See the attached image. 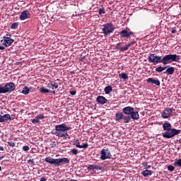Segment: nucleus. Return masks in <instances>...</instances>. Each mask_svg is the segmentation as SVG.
Here are the masks:
<instances>
[{"mask_svg": "<svg viewBox=\"0 0 181 181\" xmlns=\"http://www.w3.org/2000/svg\"><path fill=\"white\" fill-rule=\"evenodd\" d=\"M139 118V113L135 110H133L132 112V115H124L122 112H117L115 114V120L117 121V122H120V121L123 120L124 124H129L131 122L132 119H138Z\"/></svg>", "mask_w": 181, "mask_h": 181, "instance_id": "f257e3e1", "label": "nucleus"}, {"mask_svg": "<svg viewBox=\"0 0 181 181\" xmlns=\"http://www.w3.org/2000/svg\"><path fill=\"white\" fill-rule=\"evenodd\" d=\"M71 127H69L66 125V124H61L55 126V130L52 132V135H55L58 136V138H63V139H67V136H69V134L67 131H70Z\"/></svg>", "mask_w": 181, "mask_h": 181, "instance_id": "f03ea898", "label": "nucleus"}, {"mask_svg": "<svg viewBox=\"0 0 181 181\" xmlns=\"http://www.w3.org/2000/svg\"><path fill=\"white\" fill-rule=\"evenodd\" d=\"M163 131H165V132L163 133V136L167 139L173 138V136L179 135V134L181 132L180 129H172V124H170L169 122H164L163 124Z\"/></svg>", "mask_w": 181, "mask_h": 181, "instance_id": "7ed1b4c3", "label": "nucleus"}, {"mask_svg": "<svg viewBox=\"0 0 181 181\" xmlns=\"http://www.w3.org/2000/svg\"><path fill=\"white\" fill-rule=\"evenodd\" d=\"M148 60L150 63H154V64L162 63L164 66H166V64H170V63L168 54L165 55L162 58V57L158 56L156 54H151L150 56L148 57Z\"/></svg>", "mask_w": 181, "mask_h": 181, "instance_id": "20e7f679", "label": "nucleus"}, {"mask_svg": "<svg viewBox=\"0 0 181 181\" xmlns=\"http://www.w3.org/2000/svg\"><path fill=\"white\" fill-rule=\"evenodd\" d=\"M45 162L49 163L50 165H54V166H62V165H66V163H70V158H51L47 157L45 158Z\"/></svg>", "mask_w": 181, "mask_h": 181, "instance_id": "39448f33", "label": "nucleus"}, {"mask_svg": "<svg viewBox=\"0 0 181 181\" xmlns=\"http://www.w3.org/2000/svg\"><path fill=\"white\" fill-rule=\"evenodd\" d=\"M16 88V86L13 82L7 83L3 86L0 84V94H6L7 93H11Z\"/></svg>", "mask_w": 181, "mask_h": 181, "instance_id": "423d86ee", "label": "nucleus"}, {"mask_svg": "<svg viewBox=\"0 0 181 181\" xmlns=\"http://www.w3.org/2000/svg\"><path fill=\"white\" fill-rule=\"evenodd\" d=\"M103 32L104 36H108L110 33H114V30H115V26L112 23H107L103 25Z\"/></svg>", "mask_w": 181, "mask_h": 181, "instance_id": "0eeeda50", "label": "nucleus"}, {"mask_svg": "<svg viewBox=\"0 0 181 181\" xmlns=\"http://www.w3.org/2000/svg\"><path fill=\"white\" fill-rule=\"evenodd\" d=\"M136 41L133 40L129 43H128L127 45H126L124 47H122V45H124V42H119L116 45L115 47L117 50H119L120 52H127V50H128V49H129L131 46H134V45H136Z\"/></svg>", "mask_w": 181, "mask_h": 181, "instance_id": "6e6552de", "label": "nucleus"}, {"mask_svg": "<svg viewBox=\"0 0 181 181\" xmlns=\"http://www.w3.org/2000/svg\"><path fill=\"white\" fill-rule=\"evenodd\" d=\"M119 35L121 39L124 37H127V39H128L131 37V36H134V37H135V33H134V32L131 31V30L129 29L122 30V31H120Z\"/></svg>", "mask_w": 181, "mask_h": 181, "instance_id": "1a4fd4ad", "label": "nucleus"}, {"mask_svg": "<svg viewBox=\"0 0 181 181\" xmlns=\"http://www.w3.org/2000/svg\"><path fill=\"white\" fill-rule=\"evenodd\" d=\"M111 152L110 150L107 149H102L100 151V159L101 160H105V159H111Z\"/></svg>", "mask_w": 181, "mask_h": 181, "instance_id": "9d476101", "label": "nucleus"}, {"mask_svg": "<svg viewBox=\"0 0 181 181\" xmlns=\"http://www.w3.org/2000/svg\"><path fill=\"white\" fill-rule=\"evenodd\" d=\"M172 112H173V107H167L165 110H164L161 113V117L164 119H166L172 115Z\"/></svg>", "mask_w": 181, "mask_h": 181, "instance_id": "9b49d317", "label": "nucleus"}, {"mask_svg": "<svg viewBox=\"0 0 181 181\" xmlns=\"http://www.w3.org/2000/svg\"><path fill=\"white\" fill-rule=\"evenodd\" d=\"M15 115L6 114L4 115H0V122H6V121H13L15 119Z\"/></svg>", "mask_w": 181, "mask_h": 181, "instance_id": "f8f14e48", "label": "nucleus"}, {"mask_svg": "<svg viewBox=\"0 0 181 181\" xmlns=\"http://www.w3.org/2000/svg\"><path fill=\"white\" fill-rule=\"evenodd\" d=\"M168 59H170V63L173 62L179 63V62H180V55H177L176 54H168Z\"/></svg>", "mask_w": 181, "mask_h": 181, "instance_id": "ddd939ff", "label": "nucleus"}, {"mask_svg": "<svg viewBox=\"0 0 181 181\" xmlns=\"http://www.w3.org/2000/svg\"><path fill=\"white\" fill-rule=\"evenodd\" d=\"M133 111H135V109L134 107L131 106H127L122 109V114L131 116Z\"/></svg>", "mask_w": 181, "mask_h": 181, "instance_id": "4468645a", "label": "nucleus"}, {"mask_svg": "<svg viewBox=\"0 0 181 181\" xmlns=\"http://www.w3.org/2000/svg\"><path fill=\"white\" fill-rule=\"evenodd\" d=\"M29 18H30V12L28 10H25L20 15L21 21H25V19H29Z\"/></svg>", "mask_w": 181, "mask_h": 181, "instance_id": "2eb2a0df", "label": "nucleus"}, {"mask_svg": "<svg viewBox=\"0 0 181 181\" xmlns=\"http://www.w3.org/2000/svg\"><path fill=\"white\" fill-rule=\"evenodd\" d=\"M96 103L104 105V104H107V103H108V100H107L104 96L99 95L96 98Z\"/></svg>", "mask_w": 181, "mask_h": 181, "instance_id": "dca6fc26", "label": "nucleus"}, {"mask_svg": "<svg viewBox=\"0 0 181 181\" xmlns=\"http://www.w3.org/2000/svg\"><path fill=\"white\" fill-rule=\"evenodd\" d=\"M74 145L76 146V148H88V144L87 143H84L83 145H80V140L78 139H76L74 141Z\"/></svg>", "mask_w": 181, "mask_h": 181, "instance_id": "f3484780", "label": "nucleus"}, {"mask_svg": "<svg viewBox=\"0 0 181 181\" xmlns=\"http://www.w3.org/2000/svg\"><path fill=\"white\" fill-rule=\"evenodd\" d=\"M1 42L5 47H9V46H12V43L15 42V40H2Z\"/></svg>", "mask_w": 181, "mask_h": 181, "instance_id": "a211bd4d", "label": "nucleus"}, {"mask_svg": "<svg viewBox=\"0 0 181 181\" xmlns=\"http://www.w3.org/2000/svg\"><path fill=\"white\" fill-rule=\"evenodd\" d=\"M47 87L54 90V88H59V84L55 81H49V83L47 84Z\"/></svg>", "mask_w": 181, "mask_h": 181, "instance_id": "6ab92c4d", "label": "nucleus"}, {"mask_svg": "<svg viewBox=\"0 0 181 181\" xmlns=\"http://www.w3.org/2000/svg\"><path fill=\"white\" fill-rule=\"evenodd\" d=\"M147 83L155 84V86H160V81H159V79H154L153 78H148Z\"/></svg>", "mask_w": 181, "mask_h": 181, "instance_id": "aec40b11", "label": "nucleus"}, {"mask_svg": "<svg viewBox=\"0 0 181 181\" xmlns=\"http://www.w3.org/2000/svg\"><path fill=\"white\" fill-rule=\"evenodd\" d=\"M40 92L42 93V94H47L49 93H52V94H56V92L54 90L52 92V90L45 88V87H42L40 88Z\"/></svg>", "mask_w": 181, "mask_h": 181, "instance_id": "412c9836", "label": "nucleus"}, {"mask_svg": "<svg viewBox=\"0 0 181 181\" xmlns=\"http://www.w3.org/2000/svg\"><path fill=\"white\" fill-rule=\"evenodd\" d=\"M87 169L88 170H94V169H95L96 170H103V167L94 165H89Z\"/></svg>", "mask_w": 181, "mask_h": 181, "instance_id": "4be33fe9", "label": "nucleus"}, {"mask_svg": "<svg viewBox=\"0 0 181 181\" xmlns=\"http://www.w3.org/2000/svg\"><path fill=\"white\" fill-rule=\"evenodd\" d=\"M141 175L144 177H148V176H152V170H145L141 173Z\"/></svg>", "mask_w": 181, "mask_h": 181, "instance_id": "5701e85b", "label": "nucleus"}, {"mask_svg": "<svg viewBox=\"0 0 181 181\" xmlns=\"http://www.w3.org/2000/svg\"><path fill=\"white\" fill-rule=\"evenodd\" d=\"M175 73L174 67H168L166 71L164 72V74H167V76H170V74H173Z\"/></svg>", "mask_w": 181, "mask_h": 181, "instance_id": "b1692460", "label": "nucleus"}, {"mask_svg": "<svg viewBox=\"0 0 181 181\" xmlns=\"http://www.w3.org/2000/svg\"><path fill=\"white\" fill-rule=\"evenodd\" d=\"M104 91L105 94H110V93L112 92V86H106L104 89Z\"/></svg>", "mask_w": 181, "mask_h": 181, "instance_id": "393cba45", "label": "nucleus"}, {"mask_svg": "<svg viewBox=\"0 0 181 181\" xmlns=\"http://www.w3.org/2000/svg\"><path fill=\"white\" fill-rule=\"evenodd\" d=\"M166 69H168V66H158L156 69V71L157 73H162V71H164Z\"/></svg>", "mask_w": 181, "mask_h": 181, "instance_id": "a878e982", "label": "nucleus"}, {"mask_svg": "<svg viewBox=\"0 0 181 181\" xmlns=\"http://www.w3.org/2000/svg\"><path fill=\"white\" fill-rule=\"evenodd\" d=\"M30 92V90L29 89V88L28 86H25L23 88L22 90V94H24V95H28V94H29V93Z\"/></svg>", "mask_w": 181, "mask_h": 181, "instance_id": "bb28decb", "label": "nucleus"}, {"mask_svg": "<svg viewBox=\"0 0 181 181\" xmlns=\"http://www.w3.org/2000/svg\"><path fill=\"white\" fill-rule=\"evenodd\" d=\"M173 165H174V166H176L177 168H181V158L176 160L174 162Z\"/></svg>", "mask_w": 181, "mask_h": 181, "instance_id": "cd10ccee", "label": "nucleus"}, {"mask_svg": "<svg viewBox=\"0 0 181 181\" xmlns=\"http://www.w3.org/2000/svg\"><path fill=\"white\" fill-rule=\"evenodd\" d=\"M119 78H123V80H127L128 79V75L125 73H122L119 74Z\"/></svg>", "mask_w": 181, "mask_h": 181, "instance_id": "c85d7f7f", "label": "nucleus"}, {"mask_svg": "<svg viewBox=\"0 0 181 181\" xmlns=\"http://www.w3.org/2000/svg\"><path fill=\"white\" fill-rule=\"evenodd\" d=\"M18 26H19V23H12L11 25V29H13V30L18 29Z\"/></svg>", "mask_w": 181, "mask_h": 181, "instance_id": "c756f323", "label": "nucleus"}, {"mask_svg": "<svg viewBox=\"0 0 181 181\" xmlns=\"http://www.w3.org/2000/svg\"><path fill=\"white\" fill-rule=\"evenodd\" d=\"M31 122L33 124H40V120H39L37 117H35V119H33Z\"/></svg>", "mask_w": 181, "mask_h": 181, "instance_id": "7c9ffc66", "label": "nucleus"}, {"mask_svg": "<svg viewBox=\"0 0 181 181\" xmlns=\"http://www.w3.org/2000/svg\"><path fill=\"white\" fill-rule=\"evenodd\" d=\"M4 39L6 40H13V39L11 38V35L9 34H6V36L4 37Z\"/></svg>", "mask_w": 181, "mask_h": 181, "instance_id": "2f4dec72", "label": "nucleus"}, {"mask_svg": "<svg viewBox=\"0 0 181 181\" xmlns=\"http://www.w3.org/2000/svg\"><path fill=\"white\" fill-rule=\"evenodd\" d=\"M71 153L72 155H77L78 153V150L77 148L71 149Z\"/></svg>", "mask_w": 181, "mask_h": 181, "instance_id": "473e14b6", "label": "nucleus"}, {"mask_svg": "<svg viewBox=\"0 0 181 181\" xmlns=\"http://www.w3.org/2000/svg\"><path fill=\"white\" fill-rule=\"evenodd\" d=\"M37 117L38 119H45V118H46V117L42 114L37 115Z\"/></svg>", "mask_w": 181, "mask_h": 181, "instance_id": "72a5a7b5", "label": "nucleus"}, {"mask_svg": "<svg viewBox=\"0 0 181 181\" xmlns=\"http://www.w3.org/2000/svg\"><path fill=\"white\" fill-rule=\"evenodd\" d=\"M168 170H170V172H173L175 170V167L173 165H168Z\"/></svg>", "mask_w": 181, "mask_h": 181, "instance_id": "f704fd0d", "label": "nucleus"}, {"mask_svg": "<svg viewBox=\"0 0 181 181\" xmlns=\"http://www.w3.org/2000/svg\"><path fill=\"white\" fill-rule=\"evenodd\" d=\"M143 166H144L146 169H151V165H148V163H143Z\"/></svg>", "mask_w": 181, "mask_h": 181, "instance_id": "c9c22d12", "label": "nucleus"}, {"mask_svg": "<svg viewBox=\"0 0 181 181\" xmlns=\"http://www.w3.org/2000/svg\"><path fill=\"white\" fill-rule=\"evenodd\" d=\"M103 13H105V9L99 8V15H103Z\"/></svg>", "mask_w": 181, "mask_h": 181, "instance_id": "e433bc0d", "label": "nucleus"}, {"mask_svg": "<svg viewBox=\"0 0 181 181\" xmlns=\"http://www.w3.org/2000/svg\"><path fill=\"white\" fill-rule=\"evenodd\" d=\"M8 145L11 148H13L15 146V143L13 141H8Z\"/></svg>", "mask_w": 181, "mask_h": 181, "instance_id": "4c0bfd02", "label": "nucleus"}, {"mask_svg": "<svg viewBox=\"0 0 181 181\" xmlns=\"http://www.w3.org/2000/svg\"><path fill=\"white\" fill-rule=\"evenodd\" d=\"M29 149H30L29 146H23V150L25 151V152H28V151H29Z\"/></svg>", "mask_w": 181, "mask_h": 181, "instance_id": "58836bf2", "label": "nucleus"}, {"mask_svg": "<svg viewBox=\"0 0 181 181\" xmlns=\"http://www.w3.org/2000/svg\"><path fill=\"white\" fill-rule=\"evenodd\" d=\"M28 163H30V165H35V161L33 159H29L28 160Z\"/></svg>", "mask_w": 181, "mask_h": 181, "instance_id": "ea45409f", "label": "nucleus"}, {"mask_svg": "<svg viewBox=\"0 0 181 181\" xmlns=\"http://www.w3.org/2000/svg\"><path fill=\"white\" fill-rule=\"evenodd\" d=\"M71 95H76L77 94V91L76 90H72L70 92Z\"/></svg>", "mask_w": 181, "mask_h": 181, "instance_id": "a19ab883", "label": "nucleus"}, {"mask_svg": "<svg viewBox=\"0 0 181 181\" xmlns=\"http://www.w3.org/2000/svg\"><path fill=\"white\" fill-rule=\"evenodd\" d=\"M46 177H41L40 181H46Z\"/></svg>", "mask_w": 181, "mask_h": 181, "instance_id": "79ce46f5", "label": "nucleus"}, {"mask_svg": "<svg viewBox=\"0 0 181 181\" xmlns=\"http://www.w3.org/2000/svg\"><path fill=\"white\" fill-rule=\"evenodd\" d=\"M5 49V47L4 46H0V50H4Z\"/></svg>", "mask_w": 181, "mask_h": 181, "instance_id": "37998d69", "label": "nucleus"}, {"mask_svg": "<svg viewBox=\"0 0 181 181\" xmlns=\"http://www.w3.org/2000/svg\"><path fill=\"white\" fill-rule=\"evenodd\" d=\"M171 33H176V29H173Z\"/></svg>", "mask_w": 181, "mask_h": 181, "instance_id": "c03bdc74", "label": "nucleus"}, {"mask_svg": "<svg viewBox=\"0 0 181 181\" xmlns=\"http://www.w3.org/2000/svg\"><path fill=\"white\" fill-rule=\"evenodd\" d=\"M0 151H5V148H4L3 146H0Z\"/></svg>", "mask_w": 181, "mask_h": 181, "instance_id": "a18cd8bd", "label": "nucleus"}, {"mask_svg": "<svg viewBox=\"0 0 181 181\" xmlns=\"http://www.w3.org/2000/svg\"><path fill=\"white\" fill-rule=\"evenodd\" d=\"M4 156H1L0 157V160H2V159H4Z\"/></svg>", "mask_w": 181, "mask_h": 181, "instance_id": "49530a36", "label": "nucleus"}, {"mask_svg": "<svg viewBox=\"0 0 181 181\" xmlns=\"http://www.w3.org/2000/svg\"><path fill=\"white\" fill-rule=\"evenodd\" d=\"M2 170V168L0 166V172Z\"/></svg>", "mask_w": 181, "mask_h": 181, "instance_id": "de8ad7c7", "label": "nucleus"}]
</instances>
